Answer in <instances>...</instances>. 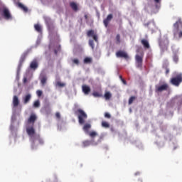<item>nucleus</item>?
I'll use <instances>...</instances> for the list:
<instances>
[{
	"label": "nucleus",
	"instance_id": "f257e3e1",
	"mask_svg": "<svg viewBox=\"0 0 182 182\" xmlns=\"http://www.w3.org/2000/svg\"><path fill=\"white\" fill-rule=\"evenodd\" d=\"M182 19L178 18L176 23L173 24V35L176 36H178V38H182Z\"/></svg>",
	"mask_w": 182,
	"mask_h": 182
},
{
	"label": "nucleus",
	"instance_id": "f03ea898",
	"mask_svg": "<svg viewBox=\"0 0 182 182\" xmlns=\"http://www.w3.org/2000/svg\"><path fill=\"white\" fill-rule=\"evenodd\" d=\"M75 114L77 115L79 124H85V123H86L87 114H86L83 109H78L75 112Z\"/></svg>",
	"mask_w": 182,
	"mask_h": 182
},
{
	"label": "nucleus",
	"instance_id": "7ed1b4c3",
	"mask_svg": "<svg viewBox=\"0 0 182 182\" xmlns=\"http://www.w3.org/2000/svg\"><path fill=\"white\" fill-rule=\"evenodd\" d=\"M143 58H144V53L141 52L135 55L136 66L139 69L143 68Z\"/></svg>",
	"mask_w": 182,
	"mask_h": 182
},
{
	"label": "nucleus",
	"instance_id": "20e7f679",
	"mask_svg": "<svg viewBox=\"0 0 182 182\" xmlns=\"http://www.w3.org/2000/svg\"><path fill=\"white\" fill-rule=\"evenodd\" d=\"M159 43L162 52H164V50H167L168 49L170 42L168 41V38L167 37H164L163 38L159 39Z\"/></svg>",
	"mask_w": 182,
	"mask_h": 182
},
{
	"label": "nucleus",
	"instance_id": "39448f33",
	"mask_svg": "<svg viewBox=\"0 0 182 182\" xmlns=\"http://www.w3.org/2000/svg\"><path fill=\"white\" fill-rule=\"evenodd\" d=\"M182 82V74L178 73L176 75V77H173L170 80V84L173 85V86L178 87L180 84Z\"/></svg>",
	"mask_w": 182,
	"mask_h": 182
},
{
	"label": "nucleus",
	"instance_id": "423d86ee",
	"mask_svg": "<svg viewBox=\"0 0 182 182\" xmlns=\"http://www.w3.org/2000/svg\"><path fill=\"white\" fill-rule=\"evenodd\" d=\"M168 89V84H164L162 85H156L155 92L156 93H161V92H164V90H167Z\"/></svg>",
	"mask_w": 182,
	"mask_h": 182
},
{
	"label": "nucleus",
	"instance_id": "0eeeda50",
	"mask_svg": "<svg viewBox=\"0 0 182 182\" xmlns=\"http://www.w3.org/2000/svg\"><path fill=\"white\" fill-rule=\"evenodd\" d=\"M117 58H123L124 59H129V54L123 50H119L116 53Z\"/></svg>",
	"mask_w": 182,
	"mask_h": 182
},
{
	"label": "nucleus",
	"instance_id": "6e6552de",
	"mask_svg": "<svg viewBox=\"0 0 182 182\" xmlns=\"http://www.w3.org/2000/svg\"><path fill=\"white\" fill-rule=\"evenodd\" d=\"M2 15L4 16L5 19H11L12 18V16L11 15V13L9 12V9L7 8H4L2 10Z\"/></svg>",
	"mask_w": 182,
	"mask_h": 182
},
{
	"label": "nucleus",
	"instance_id": "1a4fd4ad",
	"mask_svg": "<svg viewBox=\"0 0 182 182\" xmlns=\"http://www.w3.org/2000/svg\"><path fill=\"white\" fill-rule=\"evenodd\" d=\"M28 53H29L26 51L22 54L20 58L19 64H18V69H21V68H22V64L23 63V62H25V60L26 59V56H28Z\"/></svg>",
	"mask_w": 182,
	"mask_h": 182
},
{
	"label": "nucleus",
	"instance_id": "9d476101",
	"mask_svg": "<svg viewBox=\"0 0 182 182\" xmlns=\"http://www.w3.org/2000/svg\"><path fill=\"white\" fill-rule=\"evenodd\" d=\"M113 19V14H109L105 19L103 20V23L105 26V28H107L109 26V23H110V21Z\"/></svg>",
	"mask_w": 182,
	"mask_h": 182
},
{
	"label": "nucleus",
	"instance_id": "9b49d317",
	"mask_svg": "<svg viewBox=\"0 0 182 182\" xmlns=\"http://www.w3.org/2000/svg\"><path fill=\"white\" fill-rule=\"evenodd\" d=\"M87 36L90 38H93L94 41L95 42H97V35L95 34V31L93 30H90L87 32Z\"/></svg>",
	"mask_w": 182,
	"mask_h": 182
},
{
	"label": "nucleus",
	"instance_id": "f8f14e48",
	"mask_svg": "<svg viewBox=\"0 0 182 182\" xmlns=\"http://www.w3.org/2000/svg\"><path fill=\"white\" fill-rule=\"evenodd\" d=\"M27 134H28L29 137H33L35 136V128L33 127H31L28 128H26Z\"/></svg>",
	"mask_w": 182,
	"mask_h": 182
},
{
	"label": "nucleus",
	"instance_id": "ddd939ff",
	"mask_svg": "<svg viewBox=\"0 0 182 182\" xmlns=\"http://www.w3.org/2000/svg\"><path fill=\"white\" fill-rule=\"evenodd\" d=\"M19 106V98L18 96L14 95L13 97V107H18Z\"/></svg>",
	"mask_w": 182,
	"mask_h": 182
},
{
	"label": "nucleus",
	"instance_id": "4468645a",
	"mask_svg": "<svg viewBox=\"0 0 182 182\" xmlns=\"http://www.w3.org/2000/svg\"><path fill=\"white\" fill-rule=\"evenodd\" d=\"M31 98H32V95H31V94H27L26 95H25L23 97V102L24 105H27V103H29V101L31 100Z\"/></svg>",
	"mask_w": 182,
	"mask_h": 182
},
{
	"label": "nucleus",
	"instance_id": "2eb2a0df",
	"mask_svg": "<svg viewBox=\"0 0 182 182\" xmlns=\"http://www.w3.org/2000/svg\"><path fill=\"white\" fill-rule=\"evenodd\" d=\"M141 45H143L144 48H145V49H150V44L149 43V41L146 40V39H142L141 41Z\"/></svg>",
	"mask_w": 182,
	"mask_h": 182
},
{
	"label": "nucleus",
	"instance_id": "dca6fc26",
	"mask_svg": "<svg viewBox=\"0 0 182 182\" xmlns=\"http://www.w3.org/2000/svg\"><path fill=\"white\" fill-rule=\"evenodd\" d=\"M90 129H92V124L89 123L85 124L82 127V130H84L85 133H89V130H90Z\"/></svg>",
	"mask_w": 182,
	"mask_h": 182
},
{
	"label": "nucleus",
	"instance_id": "f3484780",
	"mask_svg": "<svg viewBox=\"0 0 182 182\" xmlns=\"http://www.w3.org/2000/svg\"><path fill=\"white\" fill-rule=\"evenodd\" d=\"M82 92L85 93V95H89L90 93V87L87 85H82Z\"/></svg>",
	"mask_w": 182,
	"mask_h": 182
},
{
	"label": "nucleus",
	"instance_id": "a211bd4d",
	"mask_svg": "<svg viewBox=\"0 0 182 182\" xmlns=\"http://www.w3.org/2000/svg\"><path fill=\"white\" fill-rule=\"evenodd\" d=\"M38 61L36 60H33L30 64L31 69H33V70L38 69Z\"/></svg>",
	"mask_w": 182,
	"mask_h": 182
},
{
	"label": "nucleus",
	"instance_id": "6ab92c4d",
	"mask_svg": "<svg viewBox=\"0 0 182 182\" xmlns=\"http://www.w3.org/2000/svg\"><path fill=\"white\" fill-rule=\"evenodd\" d=\"M40 80L42 86H45V85H46V80H48V77L46 75H41L40 77Z\"/></svg>",
	"mask_w": 182,
	"mask_h": 182
},
{
	"label": "nucleus",
	"instance_id": "aec40b11",
	"mask_svg": "<svg viewBox=\"0 0 182 182\" xmlns=\"http://www.w3.org/2000/svg\"><path fill=\"white\" fill-rule=\"evenodd\" d=\"M36 121V115L33 114L28 118V123H33V124H34Z\"/></svg>",
	"mask_w": 182,
	"mask_h": 182
},
{
	"label": "nucleus",
	"instance_id": "412c9836",
	"mask_svg": "<svg viewBox=\"0 0 182 182\" xmlns=\"http://www.w3.org/2000/svg\"><path fill=\"white\" fill-rule=\"evenodd\" d=\"M104 97L105 100H110L112 98V93H110V92H106L104 95Z\"/></svg>",
	"mask_w": 182,
	"mask_h": 182
},
{
	"label": "nucleus",
	"instance_id": "4be33fe9",
	"mask_svg": "<svg viewBox=\"0 0 182 182\" xmlns=\"http://www.w3.org/2000/svg\"><path fill=\"white\" fill-rule=\"evenodd\" d=\"M18 8H21V9H23L24 12H28V7L23 6L21 3H18Z\"/></svg>",
	"mask_w": 182,
	"mask_h": 182
},
{
	"label": "nucleus",
	"instance_id": "5701e85b",
	"mask_svg": "<svg viewBox=\"0 0 182 182\" xmlns=\"http://www.w3.org/2000/svg\"><path fill=\"white\" fill-rule=\"evenodd\" d=\"M34 28L35 30L38 32L39 33H41L42 32V26H41V25L39 24H35L34 25Z\"/></svg>",
	"mask_w": 182,
	"mask_h": 182
},
{
	"label": "nucleus",
	"instance_id": "b1692460",
	"mask_svg": "<svg viewBox=\"0 0 182 182\" xmlns=\"http://www.w3.org/2000/svg\"><path fill=\"white\" fill-rule=\"evenodd\" d=\"M92 144V141L90 140H85L82 142L83 147H87Z\"/></svg>",
	"mask_w": 182,
	"mask_h": 182
},
{
	"label": "nucleus",
	"instance_id": "393cba45",
	"mask_svg": "<svg viewBox=\"0 0 182 182\" xmlns=\"http://www.w3.org/2000/svg\"><path fill=\"white\" fill-rule=\"evenodd\" d=\"M70 6H71L72 9H73V11H77V4H76V3L75 2H71L70 4Z\"/></svg>",
	"mask_w": 182,
	"mask_h": 182
},
{
	"label": "nucleus",
	"instance_id": "a878e982",
	"mask_svg": "<svg viewBox=\"0 0 182 182\" xmlns=\"http://www.w3.org/2000/svg\"><path fill=\"white\" fill-rule=\"evenodd\" d=\"M102 127H105V129H109V127H110V124H109V122H107L106 121H102Z\"/></svg>",
	"mask_w": 182,
	"mask_h": 182
},
{
	"label": "nucleus",
	"instance_id": "bb28decb",
	"mask_svg": "<svg viewBox=\"0 0 182 182\" xmlns=\"http://www.w3.org/2000/svg\"><path fill=\"white\" fill-rule=\"evenodd\" d=\"M92 96H94V97H102V96H103V95L102 94V92L95 91L92 93Z\"/></svg>",
	"mask_w": 182,
	"mask_h": 182
},
{
	"label": "nucleus",
	"instance_id": "cd10ccee",
	"mask_svg": "<svg viewBox=\"0 0 182 182\" xmlns=\"http://www.w3.org/2000/svg\"><path fill=\"white\" fill-rule=\"evenodd\" d=\"M115 39H116V44H117V45H120V43L122 42V41H120V34H117V35L116 36Z\"/></svg>",
	"mask_w": 182,
	"mask_h": 182
},
{
	"label": "nucleus",
	"instance_id": "c85d7f7f",
	"mask_svg": "<svg viewBox=\"0 0 182 182\" xmlns=\"http://www.w3.org/2000/svg\"><path fill=\"white\" fill-rule=\"evenodd\" d=\"M90 137H92V139L95 138L96 136H97V132L92 131L89 133Z\"/></svg>",
	"mask_w": 182,
	"mask_h": 182
},
{
	"label": "nucleus",
	"instance_id": "c756f323",
	"mask_svg": "<svg viewBox=\"0 0 182 182\" xmlns=\"http://www.w3.org/2000/svg\"><path fill=\"white\" fill-rule=\"evenodd\" d=\"M134 100H136V97H134V96L130 97V98L129 99L128 104L132 105V103H133V102H134Z\"/></svg>",
	"mask_w": 182,
	"mask_h": 182
},
{
	"label": "nucleus",
	"instance_id": "7c9ffc66",
	"mask_svg": "<svg viewBox=\"0 0 182 182\" xmlns=\"http://www.w3.org/2000/svg\"><path fill=\"white\" fill-rule=\"evenodd\" d=\"M84 63H92V58H90L89 57H86L84 59Z\"/></svg>",
	"mask_w": 182,
	"mask_h": 182
},
{
	"label": "nucleus",
	"instance_id": "2f4dec72",
	"mask_svg": "<svg viewBox=\"0 0 182 182\" xmlns=\"http://www.w3.org/2000/svg\"><path fill=\"white\" fill-rule=\"evenodd\" d=\"M37 140L39 143V144H43V139L41 138L40 135H37Z\"/></svg>",
	"mask_w": 182,
	"mask_h": 182
},
{
	"label": "nucleus",
	"instance_id": "473e14b6",
	"mask_svg": "<svg viewBox=\"0 0 182 182\" xmlns=\"http://www.w3.org/2000/svg\"><path fill=\"white\" fill-rule=\"evenodd\" d=\"M89 45L92 48V49H95V41H93V40L89 41Z\"/></svg>",
	"mask_w": 182,
	"mask_h": 182
},
{
	"label": "nucleus",
	"instance_id": "72a5a7b5",
	"mask_svg": "<svg viewBox=\"0 0 182 182\" xmlns=\"http://www.w3.org/2000/svg\"><path fill=\"white\" fill-rule=\"evenodd\" d=\"M173 60L175 63H177V62H178V55H177V54H174L173 56Z\"/></svg>",
	"mask_w": 182,
	"mask_h": 182
},
{
	"label": "nucleus",
	"instance_id": "f704fd0d",
	"mask_svg": "<svg viewBox=\"0 0 182 182\" xmlns=\"http://www.w3.org/2000/svg\"><path fill=\"white\" fill-rule=\"evenodd\" d=\"M56 85L59 87H65V83L61 82L60 81H58L56 82Z\"/></svg>",
	"mask_w": 182,
	"mask_h": 182
},
{
	"label": "nucleus",
	"instance_id": "c9c22d12",
	"mask_svg": "<svg viewBox=\"0 0 182 182\" xmlns=\"http://www.w3.org/2000/svg\"><path fill=\"white\" fill-rule=\"evenodd\" d=\"M40 106H41V102H39V100L36 101L33 104L34 107H39Z\"/></svg>",
	"mask_w": 182,
	"mask_h": 182
},
{
	"label": "nucleus",
	"instance_id": "e433bc0d",
	"mask_svg": "<svg viewBox=\"0 0 182 182\" xmlns=\"http://www.w3.org/2000/svg\"><path fill=\"white\" fill-rule=\"evenodd\" d=\"M105 117L106 119H110L112 117V115H110V114L109 112H105Z\"/></svg>",
	"mask_w": 182,
	"mask_h": 182
},
{
	"label": "nucleus",
	"instance_id": "4c0bfd02",
	"mask_svg": "<svg viewBox=\"0 0 182 182\" xmlns=\"http://www.w3.org/2000/svg\"><path fill=\"white\" fill-rule=\"evenodd\" d=\"M42 90H37L36 91V95H37V96H38V97H41V96H42Z\"/></svg>",
	"mask_w": 182,
	"mask_h": 182
},
{
	"label": "nucleus",
	"instance_id": "58836bf2",
	"mask_svg": "<svg viewBox=\"0 0 182 182\" xmlns=\"http://www.w3.org/2000/svg\"><path fill=\"white\" fill-rule=\"evenodd\" d=\"M44 110H45V112H48V110L49 112H50V107H49V105L45 106V107H44Z\"/></svg>",
	"mask_w": 182,
	"mask_h": 182
},
{
	"label": "nucleus",
	"instance_id": "ea45409f",
	"mask_svg": "<svg viewBox=\"0 0 182 182\" xmlns=\"http://www.w3.org/2000/svg\"><path fill=\"white\" fill-rule=\"evenodd\" d=\"M55 117H56V119H58V120H60V112H56V113H55Z\"/></svg>",
	"mask_w": 182,
	"mask_h": 182
},
{
	"label": "nucleus",
	"instance_id": "a19ab883",
	"mask_svg": "<svg viewBox=\"0 0 182 182\" xmlns=\"http://www.w3.org/2000/svg\"><path fill=\"white\" fill-rule=\"evenodd\" d=\"M73 63H74L75 65H79L80 63L79 60L76 58L73 60Z\"/></svg>",
	"mask_w": 182,
	"mask_h": 182
},
{
	"label": "nucleus",
	"instance_id": "79ce46f5",
	"mask_svg": "<svg viewBox=\"0 0 182 182\" xmlns=\"http://www.w3.org/2000/svg\"><path fill=\"white\" fill-rule=\"evenodd\" d=\"M168 73H170V70L168 68H166V75H168Z\"/></svg>",
	"mask_w": 182,
	"mask_h": 182
},
{
	"label": "nucleus",
	"instance_id": "37998d69",
	"mask_svg": "<svg viewBox=\"0 0 182 182\" xmlns=\"http://www.w3.org/2000/svg\"><path fill=\"white\" fill-rule=\"evenodd\" d=\"M122 83H124V85H127V82H126V80L124 79H122Z\"/></svg>",
	"mask_w": 182,
	"mask_h": 182
},
{
	"label": "nucleus",
	"instance_id": "c03bdc74",
	"mask_svg": "<svg viewBox=\"0 0 182 182\" xmlns=\"http://www.w3.org/2000/svg\"><path fill=\"white\" fill-rule=\"evenodd\" d=\"M28 82V79L26 77L23 78V83H26Z\"/></svg>",
	"mask_w": 182,
	"mask_h": 182
},
{
	"label": "nucleus",
	"instance_id": "a18cd8bd",
	"mask_svg": "<svg viewBox=\"0 0 182 182\" xmlns=\"http://www.w3.org/2000/svg\"><path fill=\"white\" fill-rule=\"evenodd\" d=\"M154 1L156 2V4H160V0H154Z\"/></svg>",
	"mask_w": 182,
	"mask_h": 182
},
{
	"label": "nucleus",
	"instance_id": "49530a36",
	"mask_svg": "<svg viewBox=\"0 0 182 182\" xmlns=\"http://www.w3.org/2000/svg\"><path fill=\"white\" fill-rule=\"evenodd\" d=\"M84 18H85V19H87V18H88L87 14H85V15L84 16Z\"/></svg>",
	"mask_w": 182,
	"mask_h": 182
},
{
	"label": "nucleus",
	"instance_id": "de8ad7c7",
	"mask_svg": "<svg viewBox=\"0 0 182 182\" xmlns=\"http://www.w3.org/2000/svg\"><path fill=\"white\" fill-rule=\"evenodd\" d=\"M139 174H140V173L137 172V173H135V176H138Z\"/></svg>",
	"mask_w": 182,
	"mask_h": 182
},
{
	"label": "nucleus",
	"instance_id": "09e8293b",
	"mask_svg": "<svg viewBox=\"0 0 182 182\" xmlns=\"http://www.w3.org/2000/svg\"><path fill=\"white\" fill-rule=\"evenodd\" d=\"M55 55L58 54V51L56 50H55Z\"/></svg>",
	"mask_w": 182,
	"mask_h": 182
},
{
	"label": "nucleus",
	"instance_id": "8fccbe9b",
	"mask_svg": "<svg viewBox=\"0 0 182 182\" xmlns=\"http://www.w3.org/2000/svg\"><path fill=\"white\" fill-rule=\"evenodd\" d=\"M119 77H120L121 80H122V79H123V77H122V76H120Z\"/></svg>",
	"mask_w": 182,
	"mask_h": 182
},
{
	"label": "nucleus",
	"instance_id": "3c124183",
	"mask_svg": "<svg viewBox=\"0 0 182 182\" xmlns=\"http://www.w3.org/2000/svg\"><path fill=\"white\" fill-rule=\"evenodd\" d=\"M33 143H35V139H33Z\"/></svg>",
	"mask_w": 182,
	"mask_h": 182
},
{
	"label": "nucleus",
	"instance_id": "603ef678",
	"mask_svg": "<svg viewBox=\"0 0 182 182\" xmlns=\"http://www.w3.org/2000/svg\"><path fill=\"white\" fill-rule=\"evenodd\" d=\"M100 139H103V136H100Z\"/></svg>",
	"mask_w": 182,
	"mask_h": 182
}]
</instances>
